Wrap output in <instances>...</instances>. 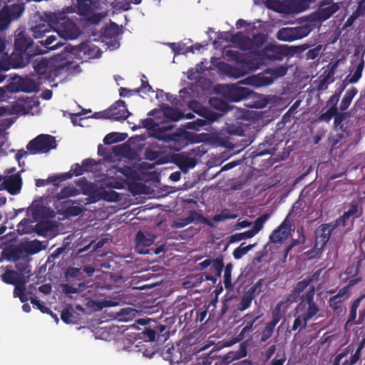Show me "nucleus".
<instances>
[{
  "label": "nucleus",
  "mask_w": 365,
  "mask_h": 365,
  "mask_svg": "<svg viewBox=\"0 0 365 365\" xmlns=\"http://www.w3.org/2000/svg\"><path fill=\"white\" fill-rule=\"evenodd\" d=\"M39 45L34 49L33 39L26 32L19 31L15 36L14 51L12 53V59L17 66H26L32 58L38 55L47 53L48 51L55 50L63 45L57 36L51 34L45 40L38 41Z\"/></svg>",
  "instance_id": "nucleus-1"
},
{
  "label": "nucleus",
  "mask_w": 365,
  "mask_h": 365,
  "mask_svg": "<svg viewBox=\"0 0 365 365\" xmlns=\"http://www.w3.org/2000/svg\"><path fill=\"white\" fill-rule=\"evenodd\" d=\"M315 294V288L312 287L302 298V300L294 309V320L292 327V331L297 329H305L308 322L317 314L319 309L314 300Z\"/></svg>",
  "instance_id": "nucleus-2"
},
{
  "label": "nucleus",
  "mask_w": 365,
  "mask_h": 365,
  "mask_svg": "<svg viewBox=\"0 0 365 365\" xmlns=\"http://www.w3.org/2000/svg\"><path fill=\"white\" fill-rule=\"evenodd\" d=\"M72 12L73 9L67 7L66 11L53 12L48 15L49 21L54 24V31L64 40L76 39L81 33L79 27L66 15Z\"/></svg>",
  "instance_id": "nucleus-3"
},
{
  "label": "nucleus",
  "mask_w": 365,
  "mask_h": 365,
  "mask_svg": "<svg viewBox=\"0 0 365 365\" xmlns=\"http://www.w3.org/2000/svg\"><path fill=\"white\" fill-rule=\"evenodd\" d=\"M67 65V63H58L55 58H41L34 61L33 67L39 79L51 81L54 80Z\"/></svg>",
  "instance_id": "nucleus-4"
},
{
  "label": "nucleus",
  "mask_w": 365,
  "mask_h": 365,
  "mask_svg": "<svg viewBox=\"0 0 365 365\" xmlns=\"http://www.w3.org/2000/svg\"><path fill=\"white\" fill-rule=\"evenodd\" d=\"M190 108L202 118H197L192 122H188L186 124V128L188 129L200 130V128L211 124L222 116V114L217 113L210 109L203 107L197 101L192 102Z\"/></svg>",
  "instance_id": "nucleus-5"
},
{
  "label": "nucleus",
  "mask_w": 365,
  "mask_h": 365,
  "mask_svg": "<svg viewBox=\"0 0 365 365\" xmlns=\"http://www.w3.org/2000/svg\"><path fill=\"white\" fill-rule=\"evenodd\" d=\"M57 146L56 138L48 134H40L26 145L29 154L38 155L50 152Z\"/></svg>",
  "instance_id": "nucleus-6"
},
{
  "label": "nucleus",
  "mask_w": 365,
  "mask_h": 365,
  "mask_svg": "<svg viewBox=\"0 0 365 365\" xmlns=\"http://www.w3.org/2000/svg\"><path fill=\"white\" fill-rule=\"evenodd\" d=\"M242 84L245 83H240V81L236 84L225 86L223 88L224 97L231 102H239L243 100L259 98L256 93L247 88L242 86Z\"/></svg>",
  "instance_id": "nucleus-7"
},
{
  "label": "nucleus",
  "mask_w": 365,
  "mask_h": 365,
  "mask_svg": "<svg viewBox=\"0 0 365 365\" xmlns=\"http://www.w3.org/2000/svg\"><path fill=\"white\" fill-rule=\"evenodd\" d=\"M173 126H165L163 133L159 134L160 140L170 143L169 145L171 149L180 150L187 144V134L183 130H178L173 132Z\"/></svg>",
  "instance_id": "nucleus-8"
},
{
  "label": "nucleus",
  "mask_w": 365,
  "mask_h": 365,
  "mask_svg": "<svg viewBox=\"0 0 365 365\" xmlns=\"http://www.w3.org/2000/svg\"><path fill=\"white\" fill-rule=\"evenodd\" d=\"M52 14L53 12H45L43 16H40L36 24L31 27L30 29L34 38L44 40L43 38L46 37V38L48 37L47 34H50L52 31L51 30L54 31V24L48 19V15Z\"/></svg>",
  "instance_id": "nucleus-9"
},
{
  "label": "nucleus",
  "mask_w": 365,
  "mask_h": 365,
  "mask_svg": "<svg viewBox=\"0 0 365 365\" xmlns=\"http://www.w3.org/2000/svg\"><path fill=\"white\" fill-rule=\"evenodd\" d=\"M309 32L308 26L284 27L277 31L276 37L279 41H293L307 36Z\"/></svg>",
  "instance_id": "nucleus-10"
},
{
  "label": "nucleus",
  "mask_w": 365,
  "mask_h": 365,
  "mask_svg": "<svg viewBox=\"0 0 365 365\" xmlns=\"http://www.w3.org/2000/svg\"><path fill=\"white\" fill-rule=\"evenodd\" d=\"M339 227L337 221L320 225L315 231L316 247L319 245L320 249H324L329 241L332 232Z\"/></svg>",
  "instance_id": "nucleus-11"
},
{
  "label": "nucleus",
  "mask_w": 365,
  "mask_h": 365,
  "mask_svg": "<svg viewBox=\"0 0 365 365\" xmlns=\"http://www.w3.org/2000/svg\"><path fill=\"white\" fill-rule=\"evenodd\" d=\"M265 41L266 37L263 34L257 33V34H254L250 39L244 36L241 32H237L233 36L232 40L233 42H240L242 43L240 47L244 51L250 49V44L255 48H260L264 43Z\"/></svg>",
  "instance_id": "nucleus-12"
},
{
  "label": "nucleus",
  "mask_w": 365,
  "mask_h": 365,
  "mask_svg": "<svg viewBox=\"0 0 365 365\" xmlns=\"http://www.w3.org/2000/svg\"><path fill=\"white\" fill-rule=\"evenodd\" d=\"M199 222L205 224L211 227H214L213 223L203 215L197 213L195 210H190L189 215L185 218L174 220L171 227L175 229L182 228L192 222Z\"/></svg>",
  "instance_id": "nucleus-13"
},
{
  "label": "nucleus",
  "mask_w": 365,
  "mask_h": 365,
  "mask_svg": "<svg viewBox=\"0 0 365 365\" xmlns=\"http://www.w3.org/2000/svg\"><path fill=\"white\" fill-rule=\"evenodd\" d=\"M287 55V46H276L273 44L266 46L261 52V56L264 59H267L272 61H282Z\"/></svg>",
  "instance_id": "nucleus-14"
},
{
  "label": "nucleus",
  "mask_w": 365,
  "mask_h": 365,
  "mask_svg": "<svg viewBox=\"0 0 365 365\" xmlns=\"http://www.w3.org/2000/svg\"><path fill=\"white\" fill-rule=\"evenodd\" d=\"M339 66V61H336L331 64L327 66V68L314 81L317 84V89L318 91L325 90L327 86L334 81L333 76Z\"/></svg>",
  "instance_id": "nucleus-15"
},
{
  "label": "nucleus",
  "mask_w": 365,
  "mask_h": 365,
  "mask_svg": "<svg viewBox=\"0 0 365 365\" xmlns=\"http://www.w3.org/2000/svg\"><path fill=\"white\" fill-rule=\"evenodd\" d=\"M155 236L149 232L139 231L135 235V251L139 254H148L149 247L155 241Z\"/></svg>",
  "instance_id": "nucleus-16"
},
{
  "label": "nucleus",
  "mask_w": 365,
  "mask_h": 365,
  "mask_svg": "<svg viewBox=\"0 0 365 365\" xmlns=\"http://www.w3.org/2000/svg\"><path fill=\"white\" fill-rule=\"evenodd\" d=\"M125 102L118 100L107 109V116L115 120H125L130 115Z\"/></svg>",
  "instance_id": "nucleus-17"
},
{
  "label": "nucleus",
  "mask_w": 365,
  "mask_h": 365,
  "mask_svg": "<svg viewBox=\"0 0 365 365\" xmlns=\"http://www.w3.org/2000/svg\"><path fill=\"white\" fill-rule=\"evenodd\" d=\"M339 9V3H334L329 0H323L319 4V7L316 11L317 19L322 21L329 19Z\"/></svg>",
  "instance_id": "nucleus-18"
},
{
  "label": "nucleus",
  "mask_w": 365,
  "mask_h": 365,
  "mask_svg": "<svg viewBox=\"0 0 365 365\" xmlns=\"http://www.w3.org/2000/svg\"><path fill=\"white\" fill-rule=\"evenodd\" d=\"M80 203L77 201L71 200L63 201L61 204V208L58 210V212L66 217L78 216L84 210L83 206L78 205Z\"/></svg>",
  "instance_id": "nucleus-19"
},
{
  "label": "nucleus",
  "mask_w": 365,
  "mask_h": 365,
  "mask_svg": "<svg viewBox=\"0 0 365 365\" xmlns=\"http://www.w3.org/2000/svg\"><path fill=\"white\" fill-rule=\"evenodd\" d=\"M83 195L89 196L92 202H96L102 199L104 188L97 184L86 181L81 186Z\"/></svg>",
  "instance_id": "nucleus-20"
},
{
  "label": "nucleus",
  "mask_w": 365,
  "mask_h": 365,
  "mask_svg": "<svg viewBox=\"0 0 365 365\" xmlns=\"http://www.w3.org/2000/svg\"><path fill=\"white\" fill-rule=\"evenodd\" d=\"M3 185L11 195L19 193L22 186V179L20 173L9 176L4 180Z\"/></svg>",
  "instance_id": "nucleus-21"
},
{
  "label": "nucleus",
  "mask_w": 365,
  "mask_h": 365,
  "mask_svg": "<svg viewBox=\"0 0 365 365\" xmlns=\"http://www.w3.org/2000/svg\"><path fill=\"white\" fill-rule=\"evenodd\" d=\"M361 210L357 202H352L350 204L349 208L347 211L344 212V214L335 220L339 223V226L341 225L345 227L347 225V221L350 217L356 219L361 215Z\"/></svg>",
  "instance_id": "nucleus-22"
},
{
  "label": "nucleus",
  "mask_w": 365,
  "mask_h": 365,
  "mask_svg": "<svg viewBox=\"0 0 365 365\" xmlns=\"http://www.w3.org/2000/svg\"><path fill=\"white\" fill-rule=\"evenodd\" d=\"M274 81V78L265 74L260 73L257 76H251L245 79L240 81V83H245L247 85H251L256 87L269 86Z\"/></svg>",
  "instance_id": "nucleus-23"
},
{
  "label": "nucleus",
  "mask_w": 365,
  "mask_h": 365,
  "mask_svg": "<svg viewBox=\"0 0 365 365\" xmlns=\"http://www.w3.org/2000/svg\"><path fill=\"white\" fill-rule=\"evenodd\" d=\"M289 234V225L284 220L269 236V241L272 243H281L285 240Z\"/></svg>",
  "instance_id": "nucleus-24"
},
{
  "label": "nucleus",
  "mask_w": 365,
  "mask_h": 365,
  "mask_svg": "<svg viewBox=\"0 0 365 365\" xmlns=\"http://www.w3.org/2000/svg\"><path fill=\"white\" fill-rule=\"evenodd\" d=\"M160 354L165 360L170 361L171 364H178L182 361V355L179 351V349H176L173 344L165 346Z\"/></svg>",
  "instance_id": "nucleus-25"
},
{
  "label": "nucleus",
  "mask_w": 365,
  "mask_h": 365,
  "mask_svg": "<svg viewBox=\"0 0 365 365\" xmlns=\"http://www.w3.org/2000/svg\"><path fill=\"white\" fill-rule=\"evenodd\" d=\"M260 317V315H256L254 312L248 313L244 317V324H245V326L239 334V337L241 339H245L253 330L254 324Z\"/></svg>",
  "instance_id": "nucleus-26"
},
{
  "label": "nucleus",
  "mask_w": 365,
  "mask_h": 365,
  "mask_svg": "<svg viewBox=\"0 0 365 365\" xmlns=\"http://www.w3.org/2000/svg\"><path fill=\"white\" fill-rule=\"evenodd\" d=\"M98 0H76L78 13L81 16H88L96 8Z\"/></svg>",
  "instance_id": "nucleus-27"
},
{
  "label": "nucleus",
  "mask_w": 365,
  "mask_h": 365,
  "mask_svg": "<svg viewBox=\"0 0 365 365\" xmlns=\"http://www.w3.org/2000/svg\"><path fill=\"white\" fill-rule=\"evenodd\" d=\"M143 126L150 132V135L158 139L160 138L159 134H162L165 128V125L160 126L158 123H155L152 118H146L143 121Z\"/></svg>",
  "instance_id": "nucleus-28"
},
{
  "label": "nucleus",
  "mask_w": 365,
  "mask_h": 365,
  "mask_svg": "<svg viewBox=\"0 0 365 365\" xmlns=\"http://www.w3.org/2000/svg\"><path fill=\"white\" fill-rule=\"evenodd\" d=\"M1 9H6V16L10 23L12 19H17L21 16L25 9V7L24 4H14L9 6H5Z\"/></svg>",
  "instance_id": "nucleus-29"
},
{
  "label": "nucleus",
  "mask_w": 365,
  "mask_h": 365,
  "mask_svg": "<svg viewBox=\"0 0 365 365\" xmlns=\"http://www.w3.org/2000/svg\"><path fill=\"white\" fill-rule=\"evenodd\" d=\"M173 161L182 171L195 165L193 159L182 153L175 155Z\"/></svg>",
  "instance_id": "nucleus-30"
},
{
  "label": "nucleus",
  "mask_w": 365,
  "mask_h": 365,
  "mask_svg": "<svg viewBox=\"0 0 365 365\" xmlns=\"http://www.w3.org/2000/svg\"><path fill=\"white\" fill-rule=\"evenodd\" d=\"M256 291V286L252 287L249 290L242 296L240 303L237 305V309L240 312H243L247 309L255 298Z\"/></svg>",
  "instance_id": "nucleus-31"
},
{
  "label": "nucleus",
  "mask_w": 365,
  "mask_h": 365,
  "mask_svg": "<svg viewBox=\"0 0 365 365\" xmlns=\"http://www.w3.org/2000/svg\"><path fill=\"white\" fill-rule=\"evenodd\" d=\"M163 113L165 118L171 121H178L184 118V114L179 109L169 106L163 108Z\"/></svg>",
  "instance_id": "nucleus-32"
},
{
  "label": "nucleus",
  "mask_w": 365,
  "mask_h": 365,
  "mask_svg": "<svg viewBox=\"0 0 365 365\" xmlns=\"http://www.w3.org/2000/svg\"><path fill=\"white\" fill-rule=\"evenodd\" d=\"M355 63L356 69L354 74L349 78V83H356L361 78L364 68V61L362 58L357 57L355 61H351V65Z\"/></svg>",
  "instance_id": "nucleus-33"
},
{
  "label": "nucleus",
  "mask_w": 365,
  "mask_h": 365,
  "mask_svg": "<svg viewBox=\"0 0 365 365\" xmlns=\"http://www.w3.org/2000/svg\"><path fill=\"white\" fill-rule=\"evenodd\" d=\"M161 154H162V153L159 148H157L156 147L148 146L145 150L144 158H145V159L150 160V161H153V160H157L156 163L158 165H160V164H163L166 162V161L162 160L160 159L158 160L159 158V157L161 155Z\"/></svg>",
  "instance_id": "nucleus-34"
},
{
  "label": "nucleus",
  "mask_w": 365,
  "mask_h": 365,
  "mask_svg": "<svg viewBox=\"0 0 365 365\" xmlns=\"http://www.w3.org/2000/svg\"><path fill=\"white\" fill-rule=\"evenodd\" d=\"M329 307L337 316H341L346 314V307L342 304V299H338L336 297H331L328 300Z\"/></svg>",
  "instance_id": "nucleus-35"
},
{
  "label": "nucleus",
  "mask_w": 365,
  "mask_h": 365,
  "mask_svg": "<svg viewBox=\"0 0 365 365\" xmlns=\"http://www.w3.org/2000/svg\"><path fill=\"white\" fill-rule=\"evenodd\" d=\"M357 92L358 91L355 87H352L346 92L340 103L339 109L341 111H344L349 107L353 98L357 94Z\"/></svg>",
  "instance_id": "nucleus-36"
},
{
  "label": "nucleus",
  "mask_w": 365,
  "mask_h": 365,
  "mask_svg": "<svg viewBox=\"0 0 365 365\" xmlns=\"http://www.w3.org/2000/svg\"><path fill=\"white\" fill-rule=\"evenodd\" d=\"M119 35V29L115 24L106 27L102 32V36L106 40H110L111 42H116L117 37Z\"/></svg>",
  "instance_id": "nucleus-37"
},
{
  "label": "nucleus",
  "mask_w": 365,
  "mask_h": 365,
  "mask_svg": "<svg viewBox=\"0 0 365 365\" xmlns=\"http://www.w3.org/2000/svg\"><path fill=\"white\" fill-rule=\"evenodd\" d=\"M1 279L4 282L9 284L21 285L19 283V273L14 270H7L1 274Z\"/></svg>",
  "instance_id": "nucleus-38"
},
{
  "label": "nucleus",
  "mask_w": 365,
  "mask_h": 365,
  "mask_svg": "<svg viewBox=\"0 0 365 365\" xmlns=\"http://www.w3.org/2000/svg\"><path fill=\"white\" fill-rule=\"evenodd\" d=\"M78 193L79 192L76 187L68 186L62 188L61 191L56 194V197L58 200H62L70 197L76 196Z\"/></svg>",
  "instance_id": "nucleus-39"
},
{
  "label": "nucleus",
  "mask_w": 365,
  "mask_h": 365,
  "mask_svg": "<svg viewBox=\"0 0 365 365\" xmlns=\"http://www.w3.org/2000/svg\"><path fill=\"white\" fill-rule=\"evenodd\" d=\"M241 64L244 70L246 71V74L255 71L259 68L258 62L255 59L247 56H245Z\"/></svg>",
  "instance_id": "nucleus-40"
},
{
  "label": "nucleus",
  "mask_w": 365,
  "mask_h": 365,
  "mask_svg": "<svg viewBox=\"0 0 365 365\" xmlns=\"http://www.w3.org/2000/svg\"><path fill=\"white\" fill-rule=\"evenodd\" d=\"M19 87L21 91L24 93L34 92L37 89V86L34 81L31 78L21 79Z\"/></svg>",
  "instance_id": "nucleus-41"
},
{
  "label": "nucleus",
  "mask_w": 365,
  "mask_h": 365,
  "mask_svg": "<svg viewBox=\"0 0 365 365\" xmlns=\"http://www.w3.org/2000/svg\"><path fill=\"white\" fill-rule=\"evenodd\" d=\"M156 333V341L158 342H164L169 338V331L168 327L163 324H158L154 328Z\"/></svg>",
  "instance_id": "nucleus-42"
},
{
  "label": "nucleus",
  "mask_w": 365,
  "mask_h": 365,
  "mask_svg": "<svg viewBox=\"0 0 365 365\" xmlns=\"http://www.w3.org/2000/svg\"><path fill=\"white\" fill-rule=\"evenodd\" d=\"M363 260L364 258L357 257L354 260L352 264L347 267L346 274L348 277L358 276Z\"/></svg>",
  "instance_id": "nucleus-43"
},
{
  "label": "nucleus",
  "mask_w": 365,
  "mask_h": 365,
  "mask_svg": "<svg viewBox=\"0 0 365 365\" xmlns=\"http://www.w3.org/2000/svg\"><path fill=\"white\" fill-rule=\"evenodd\" d=\"M226 72L230 76L235 78H240L246 75V71L244 70L242 64L237 63V66L227 65Z\"/></svg>",
  "instance_id": "nucleus-44"
},
{
  "label": "nucleus",
  "mask_w": 365,
  "mask_h": 365,
  "mask_svg": "<svg viewBox=\"0 0 365 365\" xmlns=\"http://www.w3.org/2000/svg\"><path fill=\"white\" fill-rule=\"evenodd\" d=\"M269 217V214L264 213L261 215L255 220L252 229L250 230L254 236L262 229L264 223L267 220Z\"/></svg>",
  "instance_id": "nucleus-45"
},
{
  "label": "nucleus",
  "mask_w": 365,
  "mask_h": 365,
  "mask_svg": "<svg viewBox=\"0 0 365 365\" xmlns=\"http://www.w3.org/2000/svg\"><path fill=\"white\" fill-rule=\"evenodd\" d=\"M210 103L215 108L222 112V115L232 109L229 103L217 98H211Z\"/></svg>",
  "instance_id": "nucleus-46"
},
{
  "label": "nucleus",
  "mask_w": 365,
  "mask_h": 365,
  "mask_svg": "<svg viewBox=\"0 0 365 365\" xmlns=\"http://www.w3.org/2000/svg\"><path fill=\"white\" fill-rule=\"evenodd\" d=\"M349 114L346 112H339L336 109V114L334 115V128L335 130H343L344 124L342 123L348 117Z\"/></svg>",
  "instance_id": "nucleus-47"
},
{
  "label": "nucleus",
  "mask_w": 365,
  "mask_h": 365,
  "mask_svg": "<svg viewBox=\"0 0 365 365\" xmlns=\"http://www.w3.org/2000/svg\"><path fill=\"white\" fill-rule=\"evenodd\" d=\"M123 134L118 133H110L107 134L103 138V143L105 145H111L118 142H120L125 140Z\"/></svg>",
  "instance_id": "nucleus-48"
},
{
  "label": "nucleus",
  "mask_w": 365,
  "mask_h": 365,
  "mask_svg": "<svg viewBox=\"0 0 365 365\" xmlns=\"http://www.w3.org/2000/svg\"><path fill=\"white\" fill-rule=\"evenodd\" d=\"M0 66H1L0 71H5L9 70L11 68H24V66H16L14 61H13V59H12V54L9 57H8V56L6 58L2 57L0 59Z\"/></svg>",
  "instance_id": "nucleus-49"
},
{
  "label": "nucleus",
  "mask_w": 365,
  "mask_h": 365,
  "mask_svg": "<svg viewBox=\"0 0 365 365\" xmlns=\"http://www.w3.org/2000/svg\"><path fill=\"white\" fill-rule=\"evenodd\" d=\"M283 302H278L274 309L272 312V320L269 322L272 324L276 326L282 318L281 309L283 305Z\"/></svg>",
  "instance_id": "nucleus-50"
},
{
  "label": "nucleus",
  "mask_w": 365,
  "mask_h": 365,
  "mask_svg": "<svg viewBox=\"0 0 365 365\" xmlns=\"http://www.w3.org/2000/svg\"><path fill=\"white\" fill-rule=\"evenodd\" d=\"M363 298H364V296L362 295V296L358 297L357 299H356L352 302V304L351 305V307H350L349 319H348L346 323L353 322L356 319L357 309L359 307L360 302H361V301L362 300Z\"/></svg>",
  "instance_id": "nucleus-51"
},
{
  "label": "nucleus",
  "mask_w": 365,
  "mask_h": 365,
  "mask_svg": "<svg viewBox=\"0 0 365 365\" xmlns=\"http://www.w3.org/2000/svg\"><path fill=\"white\" fill-rule=\"evenodd\" d=\"M245 243H242L240 247H237L234 250L232 255L235 259H240L245 255H246L250 250L252 249L254 245H248L247 246H243Z\"/></svg>",
  "instance_id": "nucleus-52"
},
{
  "label": "nucleus",
  "mask_w": 365,
  "mask_h": 365,
  "mask_svg": "<svg viewBox=\"0 0 365 365\" xmlns=\"http://www.w3.org/2000/svg\"><path fill=\"white\" fill-rule=\"evenodd\" d=\"M318 275L319 274L316 272L312 277H307L304 280L298 282L294 288L297 291L296 292L301 294L314 280V277H317Z\"/></svg>",
  "instance_id": "nucleus-53"
},
{
  "label": "nucleus",
  "mask_w": 365,
  "mask_h": 365,
  "mask_svg": "<svg viewBox=\"0 0 365 365\" xmlns=\"http://www.w3.org/2000/svg\"><path fill=\"white\" fill-rule=\"evenodd\" d=\"M66 277L68 279L76 278L78 281L83 280L85 278L82 269L76 267H68L66 272Z\"/></svg>",
  "instance_id": "nucleus-54"
},
{
  "label": "nucleus",
  "mask_w": 365,
  "mask_h": 365,
  "mask_svg": "<svg viewBox=\"0 0 365 365\" xmlns=\"http://www.w3.org/2000/svg\"><path fill=\"white\" fill-rule=\"evenodd\" d=\"M73 317L74 312L71 306L63 309L61 314V320L66 324L74 323Z\"/></svg>",
  "instance_id": "nucleus-55"
},
{
  "label": "nucleus",
  "mask_w": 365,
  "mask_h": 365,
  "mask_svg": "<svg viewBox=\"0 0 365 365\" xmlns=\"http://www.w3.org/2000/svg\"><path fill=\"white\" fill-rule=\"evenodd\" d=\"M275 327L269 322L266 324L261 334L262 342L267 341L272 336Z\"/></svg>",
  "instance_id": "nucleus-56"
},
{
  "label": "nucleus",
  "mask_w": 365,
  "mask_h": 365,
  "mask_svg": "<svg viewBox=\"0 0 365 365\" xmlns=\"http://www.w3.org/2000/svg\"><path fill=\"white\" fill-rule=\"evenodd\" d=\"M336 109L334 107L329 108L325 113H322L318 117V120L319 122L329 123L332 118L334 117V115L336 114Z\"/></svg>",
  "instance_id": "nucleus-57"
},
{
  "label": "nucleus",
  "mask_w": 365,
  "mask_h": 365,
  "mask_svg": "<svg viewBox=\"0 0 365 365\" xmlns=\"http://www.w3.org/2000/svg\"><path fill=\"white\" fill-rule=\"evenodd\" d=\"M146 76L144 74H142L141 76V86L139 88H137L138 91L140 93H143L145 94H148L150 93H154L155 91L152 88V86L149 84L148 81L145 80Z\"/></svg>",
  "instance_id": "nucleus-58"
},
{
  "label": "nucleus",
  "mask_w": 365,
  "mask_h": 365,
  "mask_svg": "<svg viewBox=\"0 0 365 365\" xmlns=\"http://www.w3.org/2000/svg\"><path fill=\"white\" fill-rule=\"evenodd\" d=\"M254 237L253 234L250 230L245 231L244 232L236 233L230 237V242L231 243L241 241L242 240L249 239Z\"/></svg>",
  "instance_id": "nucleus-59"
},
{
  "label": "nucleus",
  "mask_w": 365,
  "mask_h": 365,
  "mask_svg": "<svg viewBox=\"0 0 365 365\" xmlns=\"http://www.w3.org/2000/svg\"><path fill=\"white\" fill-rule=\"evenodd\" d=\"M232 264H227L225 268L224 273V284L226 289H231L232 287V282H231V272H232Z\"/></svg>",
  "instance_id": "nucleus-60"
},
{
  "label": "nucleus",
  "mask_w": 365,
  "mask_h": 365,
  "mask_svg": "<svg viewBox=\"0 0 365 365\" xmlns=\"http://www.w3.org/2000/svg\"><path fill=\"white\" fill-rule=\"evenodd\" d=\"M235 358V354L233 352H229L223 357L215 359L216 361L214 365H228Z\"/></svg>",
  "instance_id": "nucleus-61"
},
{
  "label": "nucleus",
  "mask_w": 365,
  "mask_h": 365,
  "mask_svg": "<svg viewBox=\"0 0 365 365\" xmlns=\"http://www.w3.org/2000/svg\"><path fill=\"white\" fill-rule=\"evenodd\" d=\"M226 56L230 57L237 63L241 64L245 55L239 52L238 51L227 50L226 51Z\"/></svg>",
  "instance_id": "nucleus-62"
},
{
  "label": "nucleus",
  "mask_w": 365,
  "mask_h": 365,
  "mask_svg": "<svg viewBox=\"0 0 365 365\" xmlns=\"http://www.w3.org/2000/svg\"><path fill=\"white\" fill-rule=\"evenodd\" d=\"M212 268L215 272L217 277H220L222 269L224 268L223 259L221 257H217L212 262Z\"/></svg>",
  "instance_id": "nucleus-63"
},
{
  "label": "nucleus",
  "mask_w": 365,
  "mask_h": 365,
  "mask_svg": "<svg viewBox=\"0 0 365 365\" xmlns=\"http://www.w3.org/2000/svg\"><path fill=\"white\" fill-rule=\"evenodd\" d=\"M215 359V354H213V352H210L209 354H205V356H200L197 358V364L198 365H211L212 364V361Z\"/></svg>",
  "instance_id": "nucleus-64"
}]
</instances>
